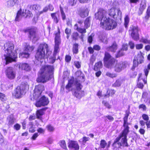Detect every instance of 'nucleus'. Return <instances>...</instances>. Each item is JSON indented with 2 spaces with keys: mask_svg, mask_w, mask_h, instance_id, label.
I'll list each match as a JSON object with an SVG mask.
<instances>
[{
  "mask_svg": "<svg viewBox=\"0 0 150 150\" xmlns=\"http://www.w3.org/2000/svg\"><path fill=\"white\" fill-rule=\"evenodd\" d=\"M128 117L125 116L123 118L124 123L123 126L124 129L122 134H120L119 137L116 138L113 143L115 145L116 143L120 146H128L127 139V135L129 132L128 125L129 124L127 122Z\"/></svg>",
  "mask_w": 150,
  "mask_h": 150,
  "instance_id": "obj_2",
  "label": "nucleus"
},
{
  "mask_svg": "<svg viewBox=\"0 0 150 150\" xmlns=\"http://www.w3.org/2000/svg\"><path fill=\"white\" fill-rule=\"evenodd\" d=\"M48 45L45 43L40 44L38 47L35 57L38 60L42 62L45 58H47L51 54Z\"/></svg>",
  "mask_w": 150,
  "mask_h": 150,
  "instance_id": "obj_5",
  "label": "nucleus"
},
{
  "mask_svg": "<svg viewBox=\"0 0 150 150\" xmlns=\"http://www.w3.org/2000/svg\"><path fill=\"white\" fill-rule=\"evenodd\" d=\"M21 125L18 124H16L14 126V128L16 130H19L21 128Z\"/></svg>",
  "mask_w": 150,
  "mask_h": 150,
  "instance_id": "obj_56",
  "label": "nucleus"
},
{
  "mask_svg": "<svg viewBox=\"0 0 150 150\" xmlns=\"http://www.w3.org/2000/svg\"><path fill=\"white\" fill-rule=\"evenodd\" d=\"M123 81L121 79H117L112 85V86L114 87H119L120 86L123 82Z\"/></svg>",
  "mask_w": 150,
  "mask_h": 150,
  "instance_id": "obj_29",
  "label": "nucleus"
},
{
  "mask_svg": "<svg viewBox=\"0 0 150 150\" xmlns=\"http://www.w3.org/2000/svg\"><path fill=\"white\" fill-rule=\"evenodd\" d=\"M93 48L95 50H99L100 49V47L99 45H96L94 46Z\"/></svg>",
  "mask_w": 150,
  "mask_h": 150,
  "instance_id": "obj_63",
  "label": "nucleus"
},
{
  "mask_svg": "<svg viewBox=\"0 0 150 150\" xmlns=\"http://www.w3.org/2000/svg\"><path fill=\"white\" fill-rule=\"evenodd\" d=\"M107 143L106 141L104 139L101 140L100 144V146L101 148L104 149L106 146Z\"/></svg>",
  "mask_w": 150,
  "mask_h": 150,
  "instance_id": "obj_37",
  "label": "nucleus"
},
{
  "mask_svg": "<svg viewBox=\"0 0 150 150\" xmlns=\"http://www.w3.org/2000/svg\"><path fill=\"white\" fill-rule=\"evenodd\" d=\"M4 49L6 53L4 54V59L6 61V64L15 61L17 57L16 52L14 50V45L11 42H8L4 45Z\"/></svg>",
  "mask_w": 150,
  "mask_h": 150,
  "instance_id": "obj_4",
  "label": "nucleus"
},
{
  "mask_svg": "<svg viewBox=\"0 0 150 150\" xmlns=\"http://www.w3.org/2000/svg\"><path fill=\"white\" fill-rule=\"evenodd\" d=\"M32 8L34 10L38 11L40 9V6L39 5L34 4L32 6Z\"/></svg>",
  "mask_w": 150,
  "mask_h": 150,
  "instance_id": "obj_44",
  "label": "nucleus"
},
{
  "mask_svg": "<svg viewBox=\"0 0 150 150\" xmlns=\"http://www.w3.org/2000/svg\"><path fill=\"white\" fill-rule=\"evenodd\" d=\"M17 1V0H8L6 2L7 6L8 7L13 6Z\"/></svg>",
  "mask_w": 150,
  "mask_h": 150,
  "instance_id": "obj_28",
  "label": "nucleus"
},
{
  "mask_svg": "<svg viewBox=\"0 0 150 150\" xmlns=\"http://www.w3.org/2000/svg\"><path fill=\"white\" fill-rule=\"evenodd\" d=\"M107 12L102 8H99L96 13V18L100 21V26L106 30H112L117 26L116 22L114 20L106 17Z\"/></svg>",
  "mask_w": 150,
  "mask_h": 150,
  "instance_id": "obj_1",
  "label": "nucleus"
},
{
  "mask_svg": "<svg viewBox=\"0 0 150 150\" xmlns=\"http://www.w3.org/2000/svg\"><path fill=\"white\" fill-rule=\"evenodd\" d=\"M107 50L112 52H115L117 49V45L115 43H114L112 45L107 48Z\"/></svg>",
  "mask_w": 150,
  "mask_h": 150,
  "instance_id": "obj_27",
  "label": "nucleus"
},
{
  "mask_svg": "<svg viewBox=\"0 0 150 150\" xmlns=\"http://www.w3.org/2000/svg\"><path fill=\"white\" fill-rule=\"evenodd\" d=\"M129 45L131 49H133L134 48L135 46L134 44L132 41H130L129 43Z\"/></svg>",
  "mask_w": 150,
  "mask_h": 150,
  "instance_id": "obj_55",
  "label": "nucleus"
},
{
  "mask_svg": "<svg viewBox=\"0 0 150 150\" xmlns=\"http://www.w3.org/2000/svg\"><path fill=\"white\" fill-rule=\"evenodd\" d=\"M27 87V85L24 86L21 84L20 86L17 87L14 90L13 95L16 98H20L22 97L25 93V90Z\"/></svg>",
  "mask_w": 150,
  "mask_h": 150,
  "instance_id": "obj_10",
  "label": "nucleus"
},
{
  "mask_svg": "<svg viewBox=\"0 0 150 150\" xmlns=\"http://www.w3.org/2000/svg\"><path fill=\"white\" fill-rule=\"evenodd\" d=\"M125 53L121 49L117 53L116 55V57L117 58L122 56L125 54Z\"/></svg>",
  "mask_w": 150,
  "mask_h": 150,
  "instance_id": "obj_39",
  "label": "nucleus"
},
{
  "mask_svg": "<svg viewBox=\"0 0 150 150\" xmlns=\"http://www.w3.org/2000/svg\"><path fill=\"white\" fill-rule=\"evenodd\" d=\"M130 31L131 32V35L132 38L135 41H137L139 38V31L140 29L137 26L132 25L130 28Z\"/></svg>",
  "mask_w": 150,
  "mask_h": 150,
  "instance_id": "obj_12",
  "label": "nucleus"
},
{
  "mask_svg": "<svg viewBox=\"0 0 150 150\" xmlns=\"http://www.w3.org/2000/svg\"><path fill=\"white\" fill-rule=\"evenodd\" d=\"M37 28H32L28 30L30 38L32 39L34 43L35 42L39 39L38 35L36 34Z\"/></svg>",
  "mask_w": 150,
  "mask_h": 150,
  "instance_id": "obj_14",
  "label": "nucleus"
},
{
  "mask_svg": "<svg viewBox=\"0 0 150 150\" xmlns=\"http://www.w3.org/2000/svg\"><path fill=\"white\" fill-rule=\"evenodd\" d=\"M71 59V57L69 55H67L65 57V61L67 62H70Z\"/></svg>",
  "mask_w": 150,
  "mask_h": 150,
  "instance_id": "obj_57",
  "label": "nucleus"
},
{
  "mask_svg": "<svg viewBox=\"0 0 150 150\" xmlns=\"http://www.w3.org/2000/svg\"><path fill=\"white\" fill-rule=\"evenodd\" d=\"M75 74L77 77L74 80L71 79L69 80L68 84L66 86V88L67 90L69 91H70V88L73 86V84L75 86L74 82L75 80H76L77 81L80 82L81 80H82L84 79V76L81 71H77Z\"/></svg>",
  "mask_w": 150,
  "mask_h": 150,
  "instance_id": "obj_9",
  "label": "nucleus"
},
{
  "mask_svg": "<svg viewBox=\"0 0 150 150\" xmlns=\"http://www.w3.org/2000/svg\"><path fill=\"white\" fill-rule=\"evenodd\" d=\"M46 110V108H43L42 109L37 110L36 115L37 118L41 119V116L43 115L44 113V111H45Z\"/></svg>",
  "mask_w": 150,
  "mask_h": 150,
  "instance_id": "obj_25",
  "label": "nucleus"
},
{
  "mask_svg": "<svg viewBox=\"0 0 150 150\" xmlns=\"http://www.w3.org/2000/svg\"><path fill=\"white\" fill-rule=\"evenodd\" d=\"M59 145L60 146L64 149H67L66 143L65 142L64 140H61L59 142Z\"/></svg>",
  "mask_w": 150,
  "mask_h": 150,
  "instance_id": "obj_34",
  "label": "nucleus"
},
{
  "mask_svg": "<svg viewBox=\"0 0 150 150\" xmlns=\"http://www.w3.org/2000/svg\"><path fill=\"white\" fill-rule=\"evenodd\" d=\"M89 138L88 137H84L83 138L82 142L83 143L85 144L87 141L89 140Z\"/></svg>",
  "mask_w": 150,
  "mask_h": 150,
  "instance_id": "obj_58",
  "label": "nucleus"
},
{
  "mask_svg": "<svg viewBox=\"0 0 150 150\" xmlns=\"http://www.w3.org/2000/svg\"><path fill=\"white\" fill-rule=\"evenodd\" d=\"M0 98L1 100L3 101H5L6 99L5 95L1 93H0Z\"/></svg>",
  "mask_w": 150,
  "mask_h": 150,
  "instance_id": "obj_48",
  "label": "nucleus"
},
{
  "mask_svg": "<svg viewBox=\"0 0 150 150\" xmlns=\"http://www.w3.org/2000/svg\"><path fill=\"white\" fill-rule=\"evenodd\" d=\"M128 65V63L126 62H120L115 65V70L117 72H120L122 69L126 68Z\"/></svg>",
  "mask_w": 150,
  "mask_h": 150,
  "instance_id": "obj_16",
  "label": "nucleus"
},
{
  "mask_svg": "<svg viewBox=\"0 0 150 150\" xmlns=\"http://www.w3.org/2000/svg\"><path fill=\"white\" fill-rule=\"evenodd\" d=\"M8 121V127L12 126L15 121V119L13 115H10L7 118Z\"/></svg>",
  "mask_w": 150,
  "mask_h": 150,
  "instance_id": "obj_24",
  "label": "nucleus"
},
{
  "mask_svg": "<svg viewBox=\"0 0 150 150\" xmlns=\"http://www.w3.org/2000/svg\"><path fill=\"white\" fill-rule=\"evenodd\" d=\"M106 75L112 78H115L117 76V74L111 73L109 72H108L106 73Z\"/></svg>",
  "mask_w": 150,
  "mask_h": 150,
  "instance_id": "obj_40",
  "label": "nucleus"
},
{
  "mask_svg": "<svg viewBox=\"0 0 150 150\" xmlns=\"http://www.w3.org/2000/svg\"><path fill=\"white\" fill-rule=\"evenodd\" d=\"M76 0H69L68 3L71 6H73L76 4Z\"/></svg>",
  "mask_w": 150,
  "mask_h": 150,
  "instance_id": "obj_46",
  "label": "nucleus"
},
{
  "mask_svg": "<svg viewBox=\"0 0 150 150\" xmlns=\"http://www.w3.org/2000/svg\"><path fill=\"white\" fill-rule=\"evenodd\" d=\"M103 60L105 66L108 68H112L115 62V59L108 52H105Z\"/></svg>",
  "mask_w": 150,
  "mask_h": 150,
  "instance_id": "obj_8",
  "label": "nucleus"
},
{
  "mask_svg": "<svg viewBox=\"0 0 150 150\" xmlns=\"http://www.w3.org/2000/svg\"><path fill=\"white\" fill-rule=\"evenodd\" d=\"M143 54L140 52L137 56L134 57L133 61V65L132 70H134L139 64L143 63L144 61Z\"/></svg>",
  "mask_w": 150,
  "mask_h": 150,
  "instance_id": "obj_11",
  "label": "nucleus"
},
{
  "mask_svg": "<svg viewBox=\"0 0 150 150\" xmlns=\"http://www.w3.org/2000/svg\"><path fill=\"white\" fill-rule=\"evenodd\" d=\"M103 64L101 62L99 61L96 63L94 67V70L96 71H98L102 67Z\"/></svg>",
  "mask_w": 150,
  "mask_h": 150,
  "instance_id": "obj_31",
  "label": "nucleus"
},
{
  "mask_svg": "<svg viewBox=\"0 0 150 150\" xmlns=\"http://www.w3.org/2000/svg\"><path fill=\"white\" fill-rule=\"evenodd\" d=\"M71 37L74 40H78L79 37V34L77 32L73 33L71 35Z\"/></svg>",
  "mask_w": 150,
  "mask_h": 150,
  "instance_id": "obj_41",
  "label": "nucleus"
},
{
  "mask_svg": "<svg viewBox=\"0 0 150 150\" xmlns=\"http://www.w3.org/2000/svg\"><path fill=\"white\" fill-rule=\"evenodd\" d=\"M142 76V74H139V77L138 79V82L137 84V86L138 87L141 89L143 88L144 87V85L143 83L141 82V80L142 81L144 82V83L145 84L147 83L146 79H143L141 78Z\"/></svg>",
  "mask_w": 150,
  "mask_h": 150,
  "instance_id": "obj_22",
  "label": "nucleus"
},
{
  "mask_svg": "<svg viewBox=\"0 0 150 150\" xmlns=\"http://www.w3.org/2000/svg\"><path fill=\"white\" fill-rule=\"evenodd\" d=\"M38 136V133H35L33 135L31 138L33 140H35Z\"/></svg>",
  "mask_w": 150,
  "mask_h": 150,
  "instance_id": "obj_64",
  "label": "nucleus"
},
{
  "mask_svg": "<svg viewBox=\"0 0 150 150\" xmlns=\"http://www.w3.org/2000/svg\"><path fill=\"white\" fill-rule=\"evenodd\" d=\"M136 49L137 50H140L143 48V45L142 44H137L135 45Z\"/></svg>",
  "mask_w": 150,
  "mask_h": 150,
  "instance_id": "obj_52",
  "label": "nucleus"
},
{
  "mask_svg": "<svg viewBox=\"0 0 150 150\" xmlns=\"http://www.w3.org/2000/svg\"><path fill=\"white\" fill-rule=\"evenodd\" d=\"M140 42H142L145 44H150V40H148L147 39L142 37L140 40Z\"/></svg>",
  "mask_w": 150,
  "mask_h": 150,
  "instance_id": "obj_38",
  "label": "nucleus"
},
{
  "mask_svg": "<svg viewBox=\"0 0 150 150\" xmlns=\"http://www.w3.org/2000/svg\"><path fill=\"white\" fill-rule=\"evenodd\" d=\"M104 118H107L110 121H113L114 120V118L111 115H108L104 116Z\"/></svg>",
  "mask_w": 150,
  "mask_h": 150,
  "instance_id": "obj_51",
  "label": "nucleus"
},
{
  "mask_svg": "<svg viewBox=\"0 0 150 150\" xmlns=\"http://www.w3.org/2000/svg\"><path fill=\"white\" fill-rule=\"evenodd\" d=\"M74 82L75 89L73 92V94L76 98L80 99L84 96L85 92L81 90L82 86L81 85L80 82L76 80Z\"/></svg>",
  "mask_w": 150,
  "mask_h": 150,
  "instance_id": "obj_7",
  "label": "nucleus"
},
{
  "mask_svg": "<svg viewBox=\"0 0 150 150\" xmlns=\"http://www.w3.org/2000/svg\"><path fill=\"white\" fill-rule=\"evenodd\" d=\"M34 47L33 46L27 45L23 52L19 54V57L21 58L24 57L27 58L29 55V52H32L34 49Z\"/></svg>",
  "mask_w": 150,
  "mask_h": 150,
  "instance_id": "obj_15",
  "label": "nucleus"
},
{
  "mask_svg": "<svg viewBox=\"0 0 150 150\" xmlns=\"http://www.w3.org/2000/svg\"><path fill=\"white\" fill-rule=\"evenodd\" d=\"M115 91L114 89H111L110 91L109 94L108 95H105V97L107 96L108 97H109L110 96L109 94H111V95H113L115 94Z\"/></svg>",
  "mask_w": 150,
  "mask_h": 150,
  "instance_id": "obj_49",
  "label": "nucleus"
},
{
  "mask_svg": "<svg viewBox=\"0 0 150 150\" xmlns=\"http://www.w3.org/2000/svg\"><path fill=\"white\" fill-rule=\"evenodd\" d=\"M19 68L22 69H23L26 71L30 70V67L28 64L27 63H20L19 64Z\"/></svg>",
  "mask_w": 150,
  "mask_h": 150,
  "instance_id": "obj_23",
  "label": "nucleus"
},
{
  "mask_svg": "<svg viewBox=\"0 0 150 150\" xmlns=\"http://www.w3.org/2000/svg\"><path fill=\"white\" fill-rule=\"evenodd\" d=\"M47 130L49 132H53L54 130V128L50 125H48L46 126Z\"/></svg>",
  "mask_w": 150,
  "mask_h": 150,
  "instance_id": "obj_47",
  "label": "nucleus"
},
{
  "mask_svg": "<svg viewBox=\"0 0 150 150\" xmlns=\"http://www.w3.org/2000/svg\"><path fill=\"white\" fill-rule=\"evenodd\" d=\"M60 12L62 19L63 20H64L66 19V16L62 8L61 7H60Z\"/></svg>",
  "mask_w": 150,
  "mask_h": 150,
  "instance_id": "obj_42",
  "label": "nucleus"
},
{
  "mask_svg": "<svg viewBox=\"0 0 150 150\" xmlns=\"http://www.w3.org/2000/svg\"><path fill=\"white\" fill-rule=\"evenodd\" d=\"M150 69V63L148 64L147 66V68L145 69L144 70L145 76L146 78H147V76L148 75L149 70Z\"/></svg>",
  "mask_w": 150,
  "mask_h": 150,
  "instance_id": "obj_43",
  "label": "nucleus"
},
{
  "mask_svg": "<svg viewBox=\"0 0 150 150\" xmlns=\"http://www.w3.org/2000/svg\"><path fill=\"white\" fill-rule=\"evenodd\" d=\"M89 11L87 8H80L78 11V13L81 17L84 18L88 16Z\"/></svg>",
  "mask_w": 150,
  "mask_h": 150,
  "instance_id": "obj_20",
  "label": "nucleus"
},
{
  "mask_svg": "<svg viewBox=\"0 0 150 150\" xmlns=\"http://www.w3.org/2000/svg\"><path fill=\"white\" fill-rule=\"evenodd\" d=\"M102 103L108 109L110 108L111 107L110 105H109L108 103L105 101H103L102 102Z\"/></svg>",
  "mask_w": 150,
  "mask_h": 150,
  "instance_id": "obj_53",
  "label": "nucleus"
},
{
  "mask_svg": "<svg viewBox=\"0 0 150 150\" xmlns=\"http://www.w3.org/2000/svg\"><path fill=\"white\" fill-rule=\"evenodd\" d=\"M68 144V146L69 148L74 150H79V147L77 142L71 140L69 142Z\"/></svg>",
  "mask_w": 150,
  "mask_h": 150,
  "instance_id": "obj_21",
  "label": "nucleus"
},
{
  "mask_svg": "<svg viewBox=\"0 0 150 150\" xmlns=\"http://www.w3.org/2000/svg\"><path fill=\"white\" fill-rule=\"evenodd\" d=\"M6 76L9 79H14L16 76V74L13 69L11 67L8 68L6 71Z\"/></svg>",
  "mask_w": 150,
  "mask_h": 150,
  "instance_id": "obj_19",
  "label": "nucleus"
},
{
  "mask_svg": "<svg viewBox=\"0 0 150 150\" xmlns=\"http://www.w3.org/2000/svg\"><path fill=\"white\" fill-rule=\"evenodd\" d=\"M54 70L53 67L51 65L42 67L39 71L40 76L38 78L37 81L45 83L50 80L53 74Z\"/></svg>",
  "mask_w": 150,
  "mask_h": 150,
  "instance_id": "obj_3",
  "label": "nucleus"
},
{
  "mask_svg": "<svg viewBox=\"0 0 150 150\" xmlns=\"http://www.w3.org/2000/svg\"><path fill=\"white\" fill-rule=\"evenodd\" d=\"M74 65L78 69L80 68L81 67V62L79 61H75L74 62Z\"/></svg>",
  "mask_w": 150,
  "mask_h": 150,
  "instance_id": "obj_50",
  "label": "nucleus"
},
{
  "mask_svg": "<svg viewBox=\"0 0 150 150\" xmlns=\"http://www.w3.org/2000/svg\"><path fill=\"white\" fill-rule=\"evenodd\" d=\"M49 102L48 98L43 96L40 98L39 101L37 102L35 105L37 107H40L41 106H45L47 105Z\"/></svg>",
  "mask_w": 150,
  "mask_h": 150,
  "instance_id": "obj_17",
  "label": "nucleus"
},
{
  "mask_svg": "<svg viewBox=\"0 0 150 150\" xmlns=\"http://www.w3.org/2000/svg\"><path fill=\"white\" fill-rule=\"evenodd\" d=\"M142 117L143 119L146 121L149 120V117L148 116L145 114H143L142 115Z\"/></svg>",
  "mask_w": 150,
  "mask_h": 150,
  "instance_id": "obj_54",
  "label": "nucleus"
},
{
  "mask_svg": "<svg viewBox=\"0 0 150 150\" xmlns=\"http://www.w3.org/2000/svg\"><path fill=\"white\" fill-rule=\"evenodd\" d=\"M58 15L59 13L58 12H56L51 14V16L52 19L53 20V22L56 24L58 23L59 21V19L57 17V15Z\"/></svg>",
  "mask_w": 150,
  "mask_h": 150,
  "instance_id": "obj_26",
  "label": "nucleus"
},
{
  "mask_svg": "<svg viewBox=\"0 0 150 150\" xmlns=\"http://www.w3.org/2000/svg\"><path fill=\"white\" fill-rule=\"evenodd\" d=\"M123 51L124 50L126 51L128 49V46L127 44H123L122 45V48L121 49Z\"/></svg>",
  "mask_w": 150,
  "mask_h": 150,
  "instance_id": "obj_59",
  "label": "nucleus"
},
{
  "mask_svg": "<svg viewBox=\"0 0 150 150\" xmlns=\"http://www.w3.org/2000/svg\"><path fill=\"white\" fill-rule=\"evenodd\" d=\"M101 41L105 44H107L108 42V40L107 38L105 37H102V39H101Z\"/></svg>",
  "mask_w": 150,
  "mask_h": 150,
  "instance_id": "obj_60",
  "label": "nucleus"
},
{
  "mask_svg": "<svg viewBox=\"0 0 150 150\" xmlns=\"http://www.w3.org/2000/svg\"><path fill=\"white\" fill-rule=\"evenodd\" d=\"M78 44L77 43H75L74 44L73 48V51L74 53L75 54L78 53Z\"/></svg>",
  "mask_w": 150,
  "mask_h": 150,
  "instance_id": "obj_32",
  "label": "nucleus"
},
{
  "mask_svg": "<svg viewBox=\"0 0 150 150\" xmlns=\"http://www.w3.org/2000/svg\"><path fill=\"white\" fill-rule=\"evenodd\" d=\"M23 16V13H22L21 10L19 11L17 13L15 20L16 21H19Z\"/></svg>",
  "mask_w": 150,
  "mask_h": 150,
  "instance_id": "obj_30",
  "label": "nucleus"
},
{
  "mask_svg": "<svg viewBox=\"0 0 150 150\" xmlns=\"http://www.w3.org/2000/svg\"><path fill=\"white\" fill-rule=\"evenodd\" d=\"M146 13V15L145 18L146 19H148L150 17V6L148 7Z\"/></svg>",
  "mask_w": 150,
  "mask_h": 150,
  "instance_id": "obj_45",
  "label": "nucleus"
},
{
  "mask_svg": "<svg viewBox=\"0 0 150 150\" xmlns=\"http://www.w3.org/2000/svg\"><path fill=\"white\" fill-rule=\"evenodd\" d=\"M109 15L110 16L114 18H117V16H121V12L118 9L115 8H111L109 11Z\"/></svg>",
  "mask_w": 150,
  "mask_h": 150,
  "instance_id": "obj_18",
  "label": "nucleus"
},
{
  "mask_svg": "<svg viewBox=\"0 0 150 150\" xmlns=\"http://www.w3.org/2000/svg\"><path fill=\"white\" fill-rule=\"evenodd\" d=\"M129 16L126 15L125 18L124 25L126 28L128 27V25L129 22Z\"/></svg>",
  "mask_w": 150,
  "mask_h": 150,
  "instance_id": "obj_35",
  "label": "nucleus"
},
{
  "mask_svg": "<svg viewBox=\"0 0 150 150\" xmlns=\"http://www.w3.org/2000/svg\"><path fill=\"white\" fill-rule=\"evenodd\" d=\"M44 90L43 86L41 85H39L36 86L34 90L33 96L34 98L36 99L40 96L42 91Z\"/></svg>",
  "mask_w": 150,
  "mask_h": 150,
  "instance_id": "obj_13",
  "label": "nucleus"
},
{
  "mask_svg": "<svg viewBox=\"0 0 150 150\" xmlns=\"http://www.w3.org/2000/svg\"><path fill=\"white\" fill-rule=\"evenodd\" d=\"M146 5H142V4H141L139 8V9L141 10V11H143L146 8Z\"/></svg>",
  "mask_w": 150,
  "mask_h": 150,
  "instance_id": "obj_62",
  "label": "nucleus"
},
{
  "mask_svg": "<svg viewBox=\"0 0 150 150\" xmlns=\"http://www.w3.org/2000/svg\"><path fill=\"white\" fill-rule=\"evenodd\" d=\"M60 43V38L59 30L55 34V46L53 56L50 58V62L53 63L56 60V56L59 49V45Z\"/></svg>",
  "mask_w": 150,
  "mask_h": 150,
  "instance_id": "obj_6",
  "label": "nucleus"
},
{
  "mask_svg": "<svg viewBox=\"0 0 150 150\" xmlns=\"http://www.w3.org/2000/svg\"><path fill=\"white\" fill-rule=\"evenodd\" d=\"M85 27L86 28H88L90 26V17H88L86 18L85 22Z\"/></svg>",
  "mask_w": 150,
  "mask_h": 150,
  "instance_id": "obj_36",
  "label": "nucleus"
},
{
  "mask_svg": "<svg viewBox=\"0 0 150 150\" xmlns=\"http://www.w3.org/2000/svg\"><path fill=\"white\" fill-rule=\"evenodd\" d=\"M139 108H142L143 110H146V107L145 105L142 104L139 106Z\"/></svg>",
  "mask_w": 150,
  "mask_h": 150,
  "instance_id": "obj_61",
  "label": "nucleus"
},
{
  "mask_svg": "<svg viewBox=\"0 0 150 150\" xmlns=\"http://www.w3.org/2000/svg\"><path fill=\"white\" fill-rule=\"evenodd\" d=\"M74 27L76 29V30L78 32L81 33H85L86 32V30L85 29H83L80 28H78L77 24L75 25Z\"/></svg>",
  "mask_w": 150,
  "mask_h": 150,
  "instance_id": "obj_33",
  "label": "nucleus"
}]
</instances>
